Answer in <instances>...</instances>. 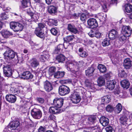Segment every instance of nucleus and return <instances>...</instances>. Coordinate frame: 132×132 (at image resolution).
Segmentation results:
<instances>
[{
	"label": "nucleus",
	"instance_id": "1",
	"mask_svg": "<svg viewBox=\"0 0 132 132\" xmlns=\"http://www.w3.org/2000/svg\"><path fill=\"white\" fill-rule=\"evenodd\" d=\"M84 63L82 60L79 61L78 62L74 61H68L66 62L65 67L68 71L75 73L78 71L79 67L83 65Z\"/></svg>",
	"mask_w": 132,
	"mask_h": 132
},
{
	"label": "nucleus",
	"instance_id": "2",
	"mask_svg": "<svg viewBox=\"0 0 132 132\" xmlns=\"http://www.w3.org/2000/svg\"><path fill=\"white\" fill-rule=\"evenodd\" d=\"M4 59L8 63H10L15 60V62L18 63L19 61L16 53L13 50L11 49L7 50L3 54Z\"/></svg>",
	"mask_w": 132,
	"mask_h": 132
},
{
	"label": "nucleus",
	"instance_id": "3",
	"mask_svg": "<svg viewBox=\"0 0 132 132\" xmlns=\"http://www.w3.org/2000/svg\"><path fill=\"white\" fill-rule=\"evenodd\" d=\"M20 123L18 120L12 121L4 129L3 132H19Z\"/></svg>",
	"mask_w": 132,
	"mask_h": 132
},
{
	"label": "nucleus",
	"instance_id": "4",
	"mask_svg": "<svg viewBox=\"0 0 132 132\" xmlns=\"http://www.w3.org/2000/svg\"><path fill=\"white\" fill-rule=\"evenodd\" d=\"M10 28L16 32L21 31L23 28L21 24L17 22H11L10 24Z\"/></svg>",
	"mask_w": 132,
	"mask_h": 132
},
{
	"label": "nucleus",
	"instance_id": "5",
	"mask_svg": "<svg viewBox=\"0 0 132 132\" xmlns=\"http://www.w3.org/2000/svg\"><path fill=\"white\" fill-rule=\"evenodd\" d=\"M69 88L64 85H60L59 89V93L60 95L64 96L68 94L70 92Z\"/></svg>",
	"mask_w": 132,
	"mask_h": 132
},
{
	"label": "nucleus",
	"instance_id": "6",
	"mask_svg": "<svg viewBox=\"0 0 132 132\" xmlns=\"http://www.w3.org/2000/svg\"><path fill=\"white\" fill-rule=\"evenodd\" d=\"M31 113L32 117L35 119H40L42 116V112L38 109H33L31 111Z\"/></svg>",
	"mask_w": 132,
	"mask_h": 132
},
{
	"label": "nucleus",
	"instance_id": "7",
	"mask_svg": "<svg viewBox=\"0 0 132 132\" xmlns=\"http://www.w3.org/2000/svg\"><path fill=\"white\" fill-rule=\"evenodd\" d=\"M70 98L72 103L74 104L78 103L81 100L79 94L75 92L71 94Z\"/></svg>",
	"mask_w": 132,
	"mask_h": 132
},
{
	"label": "nucleus",
	"instance_id": "8",
	"mask_svg": "<svg viewBox=\"0 0 132 132\" xmlns=\"http://www.w3.org/2000/svg\"><path fill=\"white\" fill-rule=\"evenodd\" d=\"M4 74L6 76L9 77L11 76L12 73L11 66L9 65H5L3 68Z\"/></svg>",
	"mask_w": 132,
	"mask_h": 132
},
{
	"label": "nucleus",
	"instance_id": "9",
	"mask_svg": "<svg viewBox=\"0 0 132 132\" xmlns=\"http://www.w3.org/2000/svg\"><path fill=\"white\" fill-rule=\"evenodd\" d=\"M121 32L126 36L129 37L131 34L132 29L129 26H123L122 27Z\"/></svg>",
	"mask_w": 132,
	"mask_h": 132
},
{
	"label": "nucleus",
	"instance_id": "10",
	"mask_svg": "<svg viewBox=\"0 0 132 132\" xmlns=\"http://www.w3.org/2000/svg\"><path fill=\"white\" fill-rule=\"evenodd\" d=\"M63 103V99L62 98H56L53 100V105L57 108H61Z\"/></svg>",
	"mask_w": 132,
	"mask_h": 132
},
{
	"label": "nucleus",
	"instance_id": "11",
	"mask_svg": "<svg viewBox=\"0 0 132 132\" xmlns=\"http://www.w3.org/2000/svg\"><path fill=\"white\" fill-rule=\"evenodd\" d=\"M87 22L88 25L92 28H96L98 26L97 22L95 19L90 18L88 20Z\"/></svg>",
	"mask_w": 132,
	"mask_h": 132
},
{
	"label": "nucleus",
	"instance_id": "12",
	"mask_svg": "<svg viewBox=\"0 0 132 132\" xmlns=\"http://www.w3.org/2000/svg\"><path fill=\"white\" fill-rule=\"evenodd\" d=\"M20 77L24 79H32L34 76L29 71H26L22 73Z\"/></svg>",
	"mask_w": 132,
	"mask_h": 132
},
{
	"label": "nucleus",
	"instance_id": "13",
	"mask_svg": "<svg viewBox=\"0 0 132 132\" xmlns=\"http://www.w3.org/2000/svg\"><path fill=\"white\" fill-rule=\"evenodd\" d=\"M5 98L7 101L11 103H14L16 100V97L15 95L10 94L6 95Z\"/></svg>",
	"mask_w": 132,
	"mask_h": 132
},
{
	"label": "nucleus",
	"instance_id": "14",
	"mask_svg": "<svg viewBox=\"0 0 132 132\" xmlns=\"http://www.w3.org/2000/svg\"><path fill=\"white\" fill-rule=\"evenodd\" d=\"M34 32L37 36L40 38H43L45 37V35L43 30L39 28H36Z\"/></svg>",
	"mask_w": 132,
	"mask_h": 132
},
{
	"label": "nucleus",
	"instance_id": "15",
	"mask_svg": "<svg viewBox=\"0 0 132 132\" xmlns=\"http://www.w3.org/2000/svg\"><path fill=\"white\" fill-rule=\"evenodd\" d=\"M116 83L114 80H109L107 82L106 87L110 90H112L114 88Z\"/></svg>",
	"mask_w": 132,
	"mask_h": 132
},
{
	"label": "nucleus",
	"instance_id": "16",
	"mask_svg": "<svg viewBox=\"0 0 132 132\" xmlns=\"http://www.w3.org/2000/svg\"><path fill=\"white\" fill-rule=\"evenodd\" d=\"M118 32L115 30L112 29L110 30L109 32L108 35L110 39H113L117 36Z\"/></svg>",
	"mask_w": 132,
	"mask_h": 132
},
{
	"label": "nucleus",
	"instance_id": "17",
	"mask_svg": "<svg viewBox=\"0 0 132 132\" xmlns=\"http://www.w3.org/2000/svg\"><path fill=\"white\" fill-rule=\"evenodd\" d=\"M44 87L45 90L48 92L52 90L53 89L51 83L47 81L44 82Z\"/></svg>",
	"mask_w": 132,
	"mask_h": 132
},
{
	"label": "nucleus",
	"instance_id": "18",
	"mask_svg": "<svg viewBox=\"0 0 132 132\" xmlns=\"http://www.w3.org/2000/svg\"><path fill=\"white\" fill-rule=\"evenodd\" d=\"M48 52L47 51H44L42 53L40 56L39 59L42 62L45 61L49 57Z\"/></svg>",
	"mask_w": 132,
	"mask_h": 132
},
{
	"label": "nucleus",
	"instance_id": "19",
	"mask_svg": "<svg viewBox=\"0 0 132 132\" xmlns=\"http://www.w3.org/2000/svg\"><path fill=\"white\" fill-rule=\"evenodd\" d=\"M100 123L103 126L107 125L109 123V119L104 116L100 118Z\"/></svg>",
	"mask_w": 132,
	"mask_h": 132
},
{
	"label": "nucleus",
	"instance_id": "20",
	"mask_svg": "<svg viewBox=\"0 0 132 132\" xmlns=\"http://www.w3.org/2000/svg\"><path fill=\"white\" fill-rule=\"evenodd\" d=\"M131 61L129 58L125 59L124 61L123 65L126 69H129L131 66Z\"/></svg>",
	"mask_w": 132,
	"mask_h": 132
},
{
	"label": "nucleus",
	"instance_id": "21",
	"mask_svg": "<svg viewBox=\"0 0 132 132\" xmlns=\"http://www.w3.org/2000/svg\"><path fill=\"white\" fill-rule=\"evenodd\" d=\"M29 63L30 66L33 68H36L39 65V61L36 58H32L31 60Z\"/></svg>",
	"mask_w": 132,
	"mask_h": 132
},
{
	"label": "nucleus",
	"instance_id": "22",
	"mask_svg": "<svg viewBox=\"0 0 132 132\" xmlns=\"http://www.w3.org/2000/svg\"><path fill=\"white\" fill-rule=\"evenodd\" d=\"M61 110L60 109L57 108L55 106L54 107H51L49 109V112L50 113L53 114H55L59 113L60 112Z\"/></svg>",
	"mask_w": 132,
	"mask_h": 132
},
{
	"label": "nucleus",
	"instance_id": "23",
	"mask_svg": "<svg viewBox=\"0 0 132 132\" xmlns=\"http://www.w3.org/2000/svg\"><path fill=\"white\" fill-rule=\"evenodd\" d=\"M68 29L70 31L75 34L77 33L78 32V30L75 26L71 24H68Z\"/></svg>",
	"mask_w": 132,
	"mask_h": 132
},
{
	"label": "nucleus",
	"instance_id": "24",
	"mask_svg": "<svg viewBox=\"0 0 132 132\" xmlns=\"http://www.w3.org/2000/svg\"><path fill=\"white\" fill-rule=\"evenodd\" d=\"M120 83L122 87L124 88L127 89L129 87L130 83L129 81L127 80H122L121 82Z\"/></svg>",
	"mask_w": 132,
	"mask_h": 132
},
{
	"label": "nucleus",
	"instance_id": "25",
	"mask_svg": "<svg viewBox=\"0 0 132 132\" xmlns=\"http://www.w3.org/2000/svg\"><path fill=\"white\" fill-rule=\"evenodd\" d=\"M11 90L12 91L13 93L15 94H18L19 95L23 94V91L21 90L20 88H11Z\"/></svg>",
	"mask_w": 132,
	"mask_h": 132
},
{
	"label": "nucleus",
	"instance_id": "26",
	"mask_svg": "<svg viewBox=\"0 0 132 132\" xmlns=\"http://www.w3.org/2000/svg\"><path fill=\"white\" fill-rule=\"evenodd\" d=\"M57 8L54 6H50L48 8V11L50 14H54L57 12Z\"/></svg>",
	"mask_w": 132,
	"mask_h": 132
},
{
	"label": "nucleus",
	"instance_id": "27",
	"mask_svg": "<svg viewBox=\"0 0 132 132\" xmlns=\"http://www.w3.org/2000/svg\"><path fill=\"white\" fill-rule=\"evenodd\" d=\"M94 70L95 69L92 66L91 67H89L85 71L86 75L88 76H92Z\"/></svg>",
	"mask_w": 132,
	"mask_h": 132
},
{
	"label": "nucleus",
	"instance_id": "28",
	"mask_svg": "<svg viewBox=\"0 0 132 132\" xmlns=\"http://www.w3.org/2000/svg\"><path fill=\"white\" fill-rule=\"evenodd\" d=\"M1 34L4 38H6L8 37L9 36L12 35V33L11 32L6 30H2L1 32Z\"/></svg>",
	"mask_w": 132,
	"mask_h": 132
},
{
	"label": "nucleus",
	"instance_id": "29",
	"mask_svg": "<svg viewBox=\"0 0 132 132\" xmlns=\"http://www.w3.org/2000/svg\"><path fill=\"white\" fill-rule=\"evenodd\" d=\"M97 82L98 85L99 86L104 85L105 84L104 78L102 76L100 77L97 79Z\"/></svg>",
	"mask_w": 132,
	"mask_h": 132
},
{
	"label": "nucleus",
	"instance_id": "30",
	"mask_svg": "<svg viewBox=\"0 0 132 132\" xmlns=\"http://www.w3.org/2000/svg\"><path fill=\"white\" fill-rule=\"evenodd\" d=\"M65 74L64 71H57L54 74V77L57 78H60L63 77Z\"/></svg>",
	"mask_w": 132,
	"mask_h": 132
},
{
	"label": "nucleus",
	"instance_id": "31",
	"mask_svg": "<svg viewBox=\"0 0 132 132\" xmlns=\"http://www.w3.org/2000/svg\"><path fill=\"white\" fill-rule=\"evenodd\" d=\"M97 68L101 72L103 73L106 72V69L105 65L100 64L98 65Z\"/></svg>",
	"mask_w": 132,
	"mask_h": 132
},
{
	"label": "nucleus",
	"instance_id": "32",
	"mask_svg": "<svg viewBox=\"0 0 132 132\" xmlns=\"http://www.w3.org/2000/svg\"><path fill=\"white\" fill-rule=\"evenodd\" d=\"M22 7L24 8L30 6V2L29 0H22Z\"/></svg>",
	"mask_w": 132,
	"mask_h": 132
},
{
	"label": "nucleus",
	"instance_id": "33",
	"mask_svg": "<svg viewBox=\"0 0 132 132\" xmlns=\"http://www.w3.org/2000/svg\"><path fill=\"white\" fill-rule=\"evenodd\" d=\"M110 97L108 95L103 96L102 98V101L104 102V103L105 104L109 103L110 101Z\"/></svg>",
	"mask_w": 132,
	"mask_h": 132
},
{
	"label": "nucleus",
	"instance_id": "34",
	"mask_svg": "<svg viewBox=\"0 0 132 132\" xmlns=\"http://www.w3.org/2000/svg\"><path fill=\"white\" fill-rule=\"evenodd\" d=\"M74 38V36L73 35H70L66 37L65 38H64V44L72 40Z\"/></svg>",
	"mask_w": 132,
	"mask_h": 132
},
{
	"label": "nucleus",
	"instance_id": "35",
	"mask_svg": "<svg viewBox=\"0 0 132 132\" xmlns=\"http://www.w3.org/2000/svg\"><path fill=\"white\" fill-rule=\"evenodd\" d=\"M65 59V56L62 54L57 55L56 57V60L59 62H63Z\"/></svg>",
	"mask_w": 132,
	"mask_h": 132
},
{
	"label": "nucleus",
	"instance_id": "36",
	"mask_svg": "<svg viewBox=\"0 0 132 132\" xmlns=\"http://www.w3.org/2000/svg\"><path fill=\"white\" fill-rule=\"evenodd\" d=\"M129 37L128 36H126V35L123 34L121 32V34L119 37V38L120 42H125L127 38V37Z\"/></svg>",
	"mask_w": 132,
	"mask_h": 132
},
{
	"label": "nucleus",
	"instance_id": "37",
	"mask_svg": "<svg viewBox=\"0 0 132 132\" xmlns=\"http://www.w3.org/2000/svg\"><path fill=\"white\" fill-rule=\"evenodd\" d=\"M122 106L121 104L118 103L116 106L115 109L116 112L117 113H119L122 110Z\"/></svg>",
	"mask_w": 132,
	"mask_h": 132
},
{
	"label": "nucleus",
	"instance_id": "38",
	"mask_svg": "<svg viewBox=\"0 0 132 132\" xmlns=\"http://www.w3.org/2000/svg\"><path fill=\"white\" fill-rule=\"evenodd\" d=\"M125 10L127 13L132 12V5L129 4H127L125 5Z\"/></svg>",
	"mask_w": 132,
	"mask_h": 132
},
{
	"label": "nucleus",
	"instance_id": "39",
	"mask_svg": "<svg viewBox=\"0 0 132 132\" xmlns=\"http://www.w3.org/2000/svg\"><path fill=\"white\" fill-rule=\"evenodd\" d=\"M8 15L5 12H3L0 14V20H4L8 18Z\"/></svg>",
	"mask_w": 132,
	"mask_h": 132
},
{
	"label": "nucleus",
	"instance_id": "40",
	"mask_svg": "<svg viewBox=\"0 0 132 132\" xmlns=\"http://www.w3.org/2000/svg\"><path fill=\"white\" fill-rule=\"evenodd\" d=\"M128 118L125 116H123L120 118V123L124 125H125L127 121Z\"/></svg>",
	"mask_w": 132,
	"mask_h": 132
},
{
	"label": "nucleus",
	"instance_id": "41",
	"mask_svg": "<svg viewBox=\"0 0 132 132\" xmlns=\"http://www.w3.org/2000/svg\"><path fill=\"white\" fill-rule=\"evenodd\" d=\"M110 40L107 38L104 39L102 42V45L103 46H108L110 44Z\"/></svg>",
	"mask_w": 132,
	"mask_h": 132
},
{
	"label": "nucleus",
	"instance_id": "42",
	"mask_svg": "<svg viewBox=\"0 0 132 132\" xmlns=\"http://www.w3.org/2000/svg\"><path fill=\"white\" fill-rule=\"evenodd\" d=\"M64 44H65L64 43L63 45L62 44H60L58 45L57 46L56 48L55 49V53L56 54H58V52L60 51V50L63 48Z\"/></svg>",
	"mask_w": 132,
	"mask_h": 132
},
{
	"label": "nucleus",
	"instance_id": "43",
	"mask_svg": "<svg viewBox=\"0 0 132 132\" xmlns=\"http://www.w3.org/2000/svg\"><path fill=\"white\" fill-rule=\"evenodd\" d=\"M104 14L103 13H101L98 14L97 16L100 20H104L105 19V17H104Z\"/></svg>",
	"mask_w": 132,
	"mask_h": 132
},
{
	"label": "nucleus",
	"instance_id": "44",
	"mask_svg": "<svg viewBox=\"0 0 132 132\" xmlns=\"http://www.w3.org/2000/svg\"><path fill=\"white\" fill-rule=\"evenodd\" d=\"M56 71V68L54 67H50L49 69V72L50 75H52Z\"/></svg>",
	"mask_w": 132,
	"mask_h": 132
},
{
	"label": "nucleus",
	"instance_id": "45",
	"mask_svg": "<svg viewBox=\"0 0 132 132\" xmlns=\"http://www.w3.org/2000/svg\"><path fill=\"white\" fill-rule=\"evenodd\" d=\"M113 107L110 105H108L106 107V111L109 112H112L113 110Z\"/></svg>",
	"mask_w": 132,
	"mask_h": 132
},
{
	"label": "nucleus",
	"instance_id": "46",
	"mask_svg": "<svg viewBox=\"0 0 132 132\" xmlns=\"http://www.w3.org/2000/svg\"><path fill=\"white\" fill-rule=\"evenodd\" d=\"M27 13L28 14L30 15L31 18H33L34 19H35L34 17V15H35V14L34 13L30 10V9H28L27 11Z\"/></svg>",
	"mask_w": 132,
	"mask_h": 132
},
{
	"label": "nucleus",
	"instance_id": "47",
	"mask_svg": "<svg viewBox=\"0 0 132 132\" xmlns=\"http://www.w3.org/2000/svg\"><path fill=\"white\" fill-rule=\"evenodd\" d=\"M88 121L91 122H95L96 121V118L94 116L89 117L88 118Z\"/></svg>",
	"mask_w": 132,
	"mask_h": 132
},
{
	"label": "nucleus",
	"instance_id": "48",
	"mask_svg": "<svg viewBox=\"0 0 132 132\" xmlns=\"http://www.w3.org/2000/svg\"><path fill=\"white\" fill-rule=\"evenodd\" d=\"M50 31L52 34L54 35H56L58 33V31L55 28H52Z\"/></svg>",
	"mask_w": 132,
	"mask_h": 132
},
{
	"label": "nucleus",
	"instance_id": "49",
	"mask_svg": "<svg viewBox=\"0 0 132 132\" xmlns=\"http://www.w3.org/2000/svg\"><path fill=\"white\" fill-rule=\"evenodd\" d=\"M118 76L119 77H122L124 76L125 74V72L123 70H121L120 71H119Z\"/></svg>",
	"mask_w": 132,
	"mask_h": 132
},
{
	"label": "nucleus",
	"instance_id": "50",
	"mask_svg": "<svg viewBox=\"0 0 132 132\" xmlns=\"http://www.w3.org/2000/svg\"><path fill=\"white\" fill-rule=\"evenodd\" d=\"M79 54L80 56L82 57H86L88 55L87 53L85 51H84L81 53H79Z\"/></svg>",
	"mask_w": 132,
	"mask_h": 132
},
{
	"label": "nucleus",
	"instance_id": "51",
	"mask_svg": "<svg viewBox=\"0 0 132 132\" xmlns=\"http://www.w3.org/2000/svg\"><path fill=\"white\" fill-rule=\"evenodd\" d=\"M85 84L86 86L87 87H90L91 85V83L90 81L87 79L85 80Z\"/></svg>",
	"mask_w": 132,
	"mask_h": 132
},
{
	"label": "nucleus",
	"instance_id": "52",
	"mask_svg": "<svg viewBox=\"0 0 132 132\" xmlns=\"http://www.w3.org/2000/svg\"><path fill=\"white\" fill-rule=\"evenodd\" d=\"M87 19V17L85 14H82L81 15L80 17V20L82 21H84Z\"/></svg>",
	"mask_w": 132,
	"mask_h": 132
},
{
	"label": "nucleus",
	"instance_id": "53",
	"mask_svg": "<svg viewBox=\"0 0 132 132\" xmlns=\"http://www.w3.org/2000/svg\"><path fill=\"white\" fill-rule=\"evenodd\" d=\"M95 37L97 38H100L102 35V34L100 33L99 31H97L95 32Z\"/></svg>",
	"mask_w": 132,
	"mask_h": 132
},
{
	"label": "nucleus",
	"instance_id": "54",
	"mask_svg": "<svg viewBox=\"0 0 132 132\" xmlns=\"http://www.w3.org/2000/svg\"><path fill=\"white\" fill-rule=\"evenodd\" d=\"M95 32H94L92 30L90 31L88 33V35L90 37H93L95 36Z\"/></svg>",
	"mask_w": 132,
	"mask_h": 132
},
{
	"label": "nucleus",
	"instance_id": "55",
	"mask_svg": "<svg viewBox=\"0 0 132 132\" xmlns=\"http://www.w3.org/2000/svg\"><path fill=\"white\" fill-rule=\"evenodd\" d=\"M36 100L38 102L40 103H43L44 101V99L42 98H37Z\"/></svg>",
	"mask_w": 132,
	"mask_h": 132
},
{
	"label": "nucleus",
	"instance_id": "56",
	"mask_svg": "<svg viewBox=\"0 0 132 132\" xmlns=\"http://www.w3.org/2000/svg\"><path fill=\"white\" fill-rule=\"evenodd\" d=\"M105 130L107 132H112V128L111 126H109L105 128Z\"/></svg>",
	"mask_w": 132,
	"mask_h": 132
},
{
	"label": "nucleus",
	"instance_id": "57",
	"mask_svg": "<svg viewBox=\"0 0 132 132\" xmlns=\"http://www.w3.org/2000/svg\"><path fill=\"white\" fill-rule=\"evenodd\" d=\"M55 117L53 114L50 115L49 116L48 119L51 120H54L55 119Z\"/></svg>",
	"mask_w": 132,
	"mask_h": 132
},
{
	"label": "nucleus",
	"instance_id": "58",
	"mask_svg": "<svg viewBox=\"0 0 132 132\" xmlns=\"http://www.w3.org/2000/svg\"><path fill=\"white\" fill-rule=\"evenodd\" d=\"M45 130V128L41 126L39 128L38 131V132H44Z\"/></svg>",
	"mask_w": 132,
	"mask_h": 132
},
{
	"label": "nucleus",
	"instance_id": "59",
	"mask_svg": "<svg viewBox=\"0 0 132 132\" xmlns=\"http://www.w3.org/2000/svg\"><path fill=\"white\" fill-rule=\"evenodd\" d=\"M99 127L97 125L95 126H92L91 127V129L92 130H96V131L98 130Z\"/></svg>",
	"mask_w": 132,
	"mask_h": 132
},
{
	"label": "nucleus",
	"instance_id": "60",
	"mask_svg": "<svg viewBox=\"0 0 132 132\" xmlns=\"http://www.w3.org/2000/svg\"><path fill=\"white\" fill-rule=\"evenodd\" d=\"M38 26L37 28H39L40 29H41L42 30H43V29L44 27V25L41 23H39L38 24Z\"/></svg>",
	"mask_w": 132,
	"mask_h": 132
},
{
	"label": "nucleus",
	"instance_id": "61",
	"mask_svg": "<svg viewBox=\"0 0 132 132\" xmlns=\"http://www.w3.org/2000/svg\"><path fill=\"white\" fill-rule=\"evenodd\" d=\"M5 115L3 114L2 117H0V122L1 123H3L4 121Z\"/></svg>",
	"mask_w": 132,
	"mask_h": 132
},
{
	"label": "nucleus",
	"instance_id": "62",
	"mask_svg": "<svg viewBox=\"0 0 132 132\" xmlns=\"http://www.w3.org/2000/svg\"><path fill=\"white\" fill-rule=\"evenodd\" d=\"M112 75L111 73H108L105 75V77L106 78H109Z\"/></svg>",
	"mask_w": 132,
	"mask_h": 132
},
{
	"label": "nucleus",
	"instance_id": "63",
	"mask_svg": "<svg viewBox=\"0 0 132 132\" xmlns=\"http://www.w3.org/2000/svg\"><path fill=\"white\" fill-rule=\"evenodd\" d=\"M61 82L62 83H69L70 82H71V81L70 80H61Z\"/></svg>",
	"mask_w": 132,
	"mask_h": 132
},
{
	"label": "nucleus",
	"instance_id": "64",
	"mask_svg": "<svg viewBox=\"0 0 132 132\" xmlns=\"http://www.w3.org/2000/svg\"><path fill=\"white\" fill-rule=\"evenodd\" d=\"M29 43L30 44L31 46H37L38 45V44L34 43L33 41H30Z\"/></svg>",
	"mask_w": 132,
	"mask_h": 132
}]
</instances>
